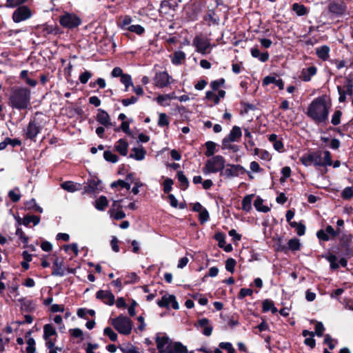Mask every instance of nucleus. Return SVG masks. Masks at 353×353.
<instances>
[{
  "label": "nucleus",
  "instance_id": "f257e3e1",
  "mask_svg": "<svg viewBox=\"0 0 353 353\" xmlns=\"http://www.w3.org/2000/svg\"><path fill=\"white\" fill-rule=\"evenodd\" d=\"M325 99L326 95L314 99L307 108L306 115L317 125H327L329 122L330 105Z\"/></svg>",
  "mask_w": 353,
  "mask_h": 353
},
{
  "label": "nucleus",
  "instance_id": "f03ea898",
  "mask_svg": "<svg viewBox=\"0 0 353 353\" xmlns=\"http://www.w3.org/2000/svg\"><path fill=\"white\" fill-rule=\"evenodd\" d=\"M30 90L26 87H12L8 97V104L12 109L23 110L30 105Z\"/></svg>",
  "mask_w": 353,
  "mask_h": 353
},
{
  "label": "nucleus",
  "instance_id": "7ed1b4c3",
  "mask_svg": "<svg viewBox=\"0 0 353 353\" xmlns=\"http://www.w3.org/2000/svg\"><path fill=\"white\" fill-rule=\"evenodd\" d=\"M225 166V159L221 155H215L208 159L204 167L203 172L205 174L221 173Z\"/></svg>",
  "mask_w": 353,
  "mask_h": 353
},
{
  "label": "nucleus",
  "instance_id": "20e7f679",
  "mask_svg": "<svg viewBox=\"0 0 353 353\" xmlns=\"http://www.w3.org/2000/svg\"><path fill=\"white\" fill-rule=\"evenodd\" d=\"M132 321L128 316L123 314L119 315L117 317L112 319L111 325L120 334L129 335L132 329Z\"/></svg>",
  "mask_w": 353,
  "mask_h": 353
},
{
  "label": "nucleus",
  "instance_id": "39448f33",
  "mask_svg": "<svg viewBox=\"0 0 353 353\" xmlns=\"http://www.w3.org/2000/svg\"><path fill=\"white\" fill-rule=\"evenodd\" d=\"M59 22L63 28L72 30L79 26L82 20L73 12H64L59 16Z\"/></svg>",
  "mask_w": 353,
  "mask_h": 353
},
{
  "label": "nucleus",
  "instance_id": "423d86ee",
  "mask_svg": "<svg viewBox=\"0 0 353 353\" xmlns=\"http://www.w3.org/2000/svg\"><path fill=\"white\" fill-rule=\"evenodd\" d=\"M352 239L353 236L351 234L343 233L340 236L337 250H339L340 248L343 250V256L353 257Z\"/></svg>",
  "mask_w": 353,
  "mask_h": 353
},
{
  "label": "nucleus",
  "instance_id": "0eeeda50",
  "mask_svg": "<svg viewBox=\"0 0 353 353\" xmlns=\"http://www.w3.org/2000/svg\"><path fill=\"white\" fill-rule=\"evenodd\" d=\"M337 90L339 94V101L343 103L346 100V95H353V75H348L345 77L343 86L338 85Z\"/></svg>",
  "mask_w": 353,
  "mask_h": 353
},
{
  "label": "nucleus",
  "instance_id": "6e6552de",
  "mask_svg": "<svg viewBox=\"0 0 353 353\" xmlns=\"http://www.w3.org/2000/svg\"><path fill=\"white\" fill-rule=\"evenodd\" d=\"M245 172H247V170L241 165L228 163L227 168H224L221 173H220V176H223L225 179H230L239 176L240 174H243Z\"/></svg>",
  "mask_w": 353,
  "mask_h": 353
},
{
  "label": "nucleus",
  "instance_id": "1a4fd4ad",
  "mask_svg": "<svg viewBox=\"0 0 353 353\" xmlns=\"http://www.w3.org/2000/svg\"><path fill=\"white\" fill-rule=\"evenodd\" d=\"M16 10L13 12L12 18L14 22L20 23L23 21L27 20L32 17L31 9L23 4L16 7Z\"/></svg>",
  "mask_w": 353,
  "mask_h": 353
},
{
  "label": "nucleus",
  "instance_id": "9d476101",
  "mask_svg": "<svg viewBox=\"0 0 353 353\" xmlns=\"http://www.w3.org/2000/svg\"><path fill=\"white\" fill-rule=\"evenodd\" d=\"M322 153L321 151L312 152L303 154L300 158V161L303 165L307 167L311 165L314 166H321Z\"/></svg>",
  "mask_w": 353,
  "mask_h": 353
},
{
  "label": "nucleus",
  "instance_id": "9b49d317",
  "mask_svg": "<svg viewBox=\"0 0 353 353\" xmlns=\"http://www.w3.org/2000/svg\"><path fill=\"white\" fill-rule=\"evenodd\" d=\"M327 8L332 15L340 17L345 13L347 6L343 0H334L329 3Z\"/></svg>",
  "mask_w": 353,
  "mask_h": 353
},
{
  "label": "nucleus",
  "instance_id": "f8f14e48",
  "mask_svg": "<svg viewBox=\"0 0 353 353\" xmlns=\"http://www.w3.org/2000/svg\"><path fill=\"white\" fill-rule=\"evenodd\" d=\"M42 127L36 119H30L25 131V137L27 139L35 141L38 134L41 132Z\"/></svg>",
  "mask_w": 353,
  "mask_h": 353
},
{
  "label": "nucleus",
  "instance_id": "ddd939ff",
  "mask_svg": "<svg viewBox=\"0 0 353 353\" xmlns=\"http://www.w3.org/2000/svg\"><path fill=\"white\" fill-rule=\"evenodd\" d=\"M201 12V3L198 1L192 2L185 8V16L189 21H196Z\"/></svg>",
  "mask_w": 353,
  "mask_h": 353
},
{
  "label": "nucleus",
  "instance_id": "4468645a",
  "mask_svg": "<svg viewBox=\"0 0 353 353\" xmlns=\"http://www.w3.org/2000/svg\"><path fill=\"white\" fill-rule=\"evenodd\" d=\"M170 304L174 310H179V305L176 301V296L172 294L164 295L161 300L157 301V305L160 307L169 309Z\"/></svg>",
  "mask_w": 353,
  "mask_h": 353
},
{
  "label": "nucleus",
  "instance_id": "2eb2a0df",
  "mask_svg": "<svg viewBox=\"0 0 353 353\" xmlns=\"http://www.w3.org/2000/svg\"><path fill=\"white\" fill-rule=\"evenodd\" d=\"M193 46L196 47V51L202 54H206L208 49L211 46L210 42L208 39H203L199 36H196L192 41Z\"/></svg>",
  "mask_w": 353,
  "mask_h": 353
},
{
  "label": "nucleus",
  "instance_id": "dca6fc26",
  "mask_svg": "<svg viewBox=\"0 0 353 353\" xmlns=\"http://www.w3.org/2000/svg\"><path fill=\"white\" fill-rule=\"evenodd\" d=\"M172 77L166 71L157 72L154 77L155 85L159 88H163L168 86L170 83Z\"/></svg>",
  "mask_w": 353,
  "mask_h": 353
},
{
  "label": "nucleus",
  "instance_id": "f3484780",
  "mask_svg": "<svg viewBox=\"0 0 353 353\" xmlns=\"http://www.w3.org/2000/svg\"><path fill=\"white\" fill-rule=\"evenodd\" d=\"M96 299L103 301L104 304L112 305L115 302L114 295L110 290H100L96 293Z\"/></svg>",
  "mask_w": 353,
  "mask_h": 353
},
{
  "label": "nucleus",
  "instance_id": "a211bd4d",
  "mask_svg": "<svg viewBox=\"0 0 353 353\" xmlns=\"http://www.w3.org/2000/svg\"><path fill=\"white\" fill-rule=\"evenodd\" d=\"M210 321L207 318H202L199 319L195 323L194 326L196 328H202V333L205 336H209L212 334L213 327L210 325Z\"/></svg>",
  "mask_w": 353,
  "mask_h": 353
},
{
  "label": "nucleus",
  "instance_id": "6ab92c4d",
  "mask_svg": "<svg viewBox=\"0 0 353 353\" xmlns=\"http://www.w3.org/2000/svg\"><path fill=\"white\" fill-rule=\"evenodd\" d=\"M97 121L104 127L109 128L112 126V123L110 121V117L108 113L103 110L98 109V113L96 116Z\"/></svg>",
  "mask_w": 353,
  "mask_h": 353
},
{
  "label": "nucleus",
  "instance_id": "aec40b11",
  "mask_svg": "<svg viewBox=\"0 0 353 353\" xmlns=\"http://www.w3.org/2000/svg\"><path fill=\"white\" fill-rule=\"evenodd\" d=\"M167 353H188V350L182 343L172 341L167 345Z\"/></svg>",
  "mask_w": 353,
  "mask_h": 353
},
{
  "label": "nucleus",
  "instance_id": "412c9836",
  "mask_svg": "<svg viewBox=\"0 0 353 353\" xmlns=\"http://www.w3.org/2000/svg\"><path fill=\"white\" fill-rule=\"evenodd\" d=\"M155 341L159 353H167V345L172 342L168 336H160L159 334Z\"/></svg>",
  "mask_w": 353,
  "mask_h": 353
},
{
  "label": "nucleus",
  "instance_id": "4be33fe9",
  "mask_svg": "<svg viewBox=\"0 0 353 353\" xmlns=\"http://www.w3.org/2000/svg\"><path fill=\"white\" fill-rule=\"evenodd\" d=\"M100 183L101 181L97 177L88 179V183L83 187V192L88 194L94 193L99 190L98 186Z\"/></svg>",
  "mask_w": 353,
  "mask_h": 353
},
{
  "label": "nucleus",
  "instance_id": "5701e85b",
  "mask_svg": "<svg viewBox=\"0 0 353 353\" xmlns=\"http://www.w3.org/2000/svg\"><path fill=\"white\" fill-rule=\"evenodd\" d=\"M317 72L316 66H310L307 68H303L301 72L299 78L305 82H308L311 80L312 77Z\"/></svg>",
  "mask_w": 353,
  "mask_h": 353
},
{
  "label": "nucleus",
  "instance_id": "b1692460",
  "mask_svg": "<svg viewBox=\"0 0 353 353\" xmlns=\"http://www.w3.org/2000/svg\"><path fill=\"white\" fill-rule=\"evenodd\" d=\"M63 266V261L62 259L59 260V259L57 257L53 261L52 271L51 274L52 276H63L65 274V271Z\"/></svg>",
  "mask_w": 353,
  "mask_h": 353
},
{
  "label": "nucleus",
  "instance_id": "393cba45",
  "mask_svg": "<svg viewBox=\"0 0 353 353\" xmlns=\"http://www.w3.org/2000/svg\"><path fill=\"white\" fill-rule=\"evenodd\" d=\"M44 37L49 34L60 35L63 33L61 29L57 25H49L44 23Z\"/></svg>",
  "mask_w": 353,
  "mask_h": 353
},
{
  "label": "nucleus",
  "instance_id": "a878e982",
  "mask_svg": "<svg viewBox=\"0 0 353 353\" xmlns=\"http://www.w3.org/2000/svg\"><path fill=\"white\" fill-rule=\"evenodd\" d=\"M263 85H268L270 83L275 84L279 90H283L284 82L281 79H276L275 77L267 76L263 79Z\"/></svg>",
  "mask_w": 353,
  "mask_h": 353
},
{
  "label": "nucleus",
  "instance_id": "bb28decb",
  "mask_svg": "<svg viewBox=\"0 0 353 353\" xmlns=\"http://www.w3.org/2000/svg\"><path fill=\"white\" fill-rule=\"evenodd\" d=\"M250 52L252 56L254 58L259 59L261 62H266L270 57L269 53L268 51H265L264 52H261L258 46H255L254 48H252L250 50Z\"/></svg>",
  "mask_w": 353,
  "mask_h": 353
},
{
  "label": "nucleus",
  "instance_id": "cd10ccee",
  "mask_svg": "<svg viewBox=\"0 0 353 353\" xmlns=\"http://www.w3.org/2000/svg\"><path fill=\"white\" fill-rule=\"evenodd\" d=\"M115 150L121 156H126L128 152V143L123 139H120L114 145Z\"/></svg>",
  "mask_w": 353,
  "mask_h": 353
},
{
  "label": "nucleus",
  "instance_id": "c85d7f7f",
  "mask_svg": "<svg viewBox=\"0 0 353 353\" xmlns=\"http://www.w3.org/2000/svg\"><path fill=\"white\" fill-rule=\"evenodd\" d=\"M242 136V132L239 126L234 125L232 127L229 134L227 136V141L232 142L239 141Z\"/></svg>",
  "mask_w": 353,
  "mask_h": 353
},
{
  "label": "nucleus",
  "instance_id": "c756f323",
  "mask_svg": "<svg viewBox=\"0 0 353 353\" xmlns=\"http://www.w3.org/2000/svg\"><path fill=\"white\" fill-rule=\"evenodd\" d=\"M176 177L179 183V188L183 191L187 190L190 185V183L183 172L181 170L178 171Z\"/></svg>",
  "mask_w": 353,
  "mask_h": 353
},
{
  "label": "nucleus",
  "instance_id": "7c9ffc66",
  "mask_svg": "<svg viewBox=\"0 0 353 353\" xmlns=\"http://www.w3.org/2000/svg\"><path fill=\"white\" fill-rule=\"evenodd\" d=\"M81 184L74 183L71 181H67L61 184V188L70 192H74L81 189Z\"/></svg>",
  "mask_w": 353,
  "mask_h": 353
},
{
  "label": "nucleus",
  "instance_id": "2f4dec72",
  "mask_svg": "<svg viewBox=\"0 0 353 353\" xmlns=\"http://www.w3.org/2000/svg\"><path fill=\"white\" fill-rule=\"evenodd\" d=\"M21 143V141L19 139H11L10 137H6L4 141L0 143V150H3L8 145H11L12 148H14L16 146H20Z\"/></svg>",
  "mask_w": 353,
  "mask_h": 353
},
{
  "label": "nucleus",
  "instance_id": "473e14b6",
  "mask_svg": "<svg viewBox=\"0 0 353 353\" xmlns=\"http://www.w3.org/2000/svg\"><path fill=\"white\" fill-rule=\"evenodd\" d=\"M330 50L329 46L324 45L316 49V54L319 59L326 61L329 58Z\"/></svg>",
  "mask_w": 353,
  "mask_h": 353
},
{
  "label": "nucleus",
  "instance_id": "72a5a7b5",
  "mask_svg": "<svg viewBox=\"0 0 353 353\" xmlns=\"http://www.w3.org/2000/svg\"><path fill=\"white\" fill-rule=\"evenodd\" d=\"M53 336H57V332L55 328L50 323L46 324L43 326V339L47 340L48 339H51Z\"/></svg>",
  "mask_w": 353,
  "mask_h": 353
},
{
  "label": "nucleus",
  "instance_id": "f704fd0d",
  "mask_svg": "<svg viewBox=\"0 0 353 353\" xmlns=\"http://www.w3.org/2000/svg\"><path fill=\"white\" fill-rule=\"evenodd\" d=\"M292 10L299 17L307 15L309 13V9L306 6L298 3L292 4Z\"/></svg>",
  "mask_w": 353,
  "mask_h": 353
},
{
  "label": "nucleus",
  "instance_id": "c9c22d12",
  "mask_svg": "<svg viewBox=\"0 0 353 353\" xmlns=\"http://www.w3.org/2000/svg\"><path fill=\"white\" fill-rule=\"evenodd\" d=\"M41 217L37 215L26 214L23 218V225L26 227H29L30 223L34 225H37L40 223Z\"/></svg>",
  "mask_w": 353,
  "mask_h": 353
},
{
  "label": "nucleus",
  "instance_id": "e433bc0d",
  "mask_svg": "<svg viewBox=\"0 0 353 353\" xmlns=\"http://www.w3.org/2000/svg\"><path fill=\"white\" fill-rule=\"evenodd\" d=\"M301 245L300 241L297 238H292L290 239L287 244L288 252L289 251L296 252L301 250Z\"/></svg>",
  "mask_w": 353,
  "mask_h": 353
},
{
  "label": "nucleus",
  "instance_id": "4c0bfd02",
  "mask_svg": "<svg viewBox=\"0 0 353 353\" xmlns=\"http://www.w3.org/2000/svg\"><path fill=\"white\" fill-rule=\"evenodd\" d=\"M132 151L134 152V154H130L129 157L134 159L137 161L143 160L146 154V150L143 147L141 148H132Z\"/></svg>",
  "mask_w": 353,
  "mask_h": 353
},
{
  "label": "nucleus",
  "instance_id": "58836bf2",
  "mask_svg": "<svg viewBox=\"0 0 353 353\" xmlns=\"http://www.w3.org/2000/svg\"><path fill=\"white\" fill-rule=\"evenodd\" d=\"M244 134H245V148L248 150H251L254 145H255V143L253 141V139H252V135L250 132V131L249 130V129L248 128H245L244 129Z\"/></svg>",
  "mask_w": 353,
  "mask_h": 353
},
{
  "label": "nucleus",
  "instance_id": "ea45409f",
  "mask_svg": "<svg viewBox=\"0 0 353 353\" xmlns=\"http://www.w3.org/2000/svg\"><path fill=\"white\" fill-rule=\"evenodd\" d=\"M254 196V194H248L244 196L242 200V210L246 212H249L252 210V201Z\"/></svg>",
  "mask_w": 353,
  "mask_h": 353
},
{
  "label": "nucleus",
  "instance_id": "a19ab883",
  "mask_svg": "<svg viewBox=\"0 0 353 353\" xmlns=\"http://www.w3.org/2000/svg\"><path fill=\"white\" fill-rule=\"evenodd\" d=\"M26 208L28 210H34V212L42 213L43 209L39 205H37L34 199H31L29 201L25 202Z\"/></svg>",
  "mask_w": 353,
  "mask_h": 353
},
{
  "label": "nucleus",
  "instance_id": "79ce46f5",
  "mask_svg": "<svg viewBox=\"0 0 353 353\" xmlns=\"http://www.w3.org/2000/svg\"><path fill=\"white\" fill-rule=\"evenodd\" d=\"M120 82L124 85L125 92H128L129 90V88L131 86H133V81L132 79L130 74L124 73L121 77H120Z\"/></svg>",
  "mask_w": 353,
  "mask_h": 353
},
{
  "label": "nucleus",
  "instance_id": "37998d69",
  "mask_svg": "<svg viewBox=\"0 0 353 353\" xmlns=\"http://www.w3.org/2000/svg\"><path fill=\"white\" fill-rule=\"evenodd\" d=\"M263 200L261 197L258 196L255 201H254V206L256 210L259 212H268L270 210V208L268 206L263 205Z\"/></svg>",
  "mask_w": 353,
  "mask_h": 353
},
{
  "label": "nucleus",
  "instance_id": "c03bdc74",
  "mask_svg": "<svg viewBox=\"0 0 353 353\" xmlns=\"http://www.w3.org/2000/svg\"><path fill=\"white\" fill-rule=\"evenodd\" d=\"M326 260L330 263V267L331 270H336L339 268V264L336 262L337 256L334 254L329 253L325 256Z\"/></svg>",
  "mask_w": 353,
  "mask_h": 353
},
{
  "label": "nucleus",
  "instance_id": "a18cd8bd",
  "mask_svg": "<svg viewBox=\"0 0 353 353\" xmlns=\"http://www.w3.org/2000/svg\"><path fill=\"white\" fill-rule=\"evenodd\" d=\"M205 146L207 149L205 155L208 157H212L216 152V144L212 141H208L205 143Z\"/></svg>",
  "mask_w": 353,
  "mask_h": 353
},
{
  "label": "nucleus",
  "instance_id": "49530a36",
  "mask_svg": "<svg viewBox=\"0 0 353 353\" xmlns=\"http://www.w3.org/2000/svg\"><path fill=\"white\" fill-rule=\"evenodd\" d=\"M108 201L105 196H101L95 201V208L100 211H103L108 206Z\"/></svg>",
  "mask_w": 353,
  "mask_h": 353
},
{
  "label": "nucleus",
  "instance_id": "de8ad7c7",
  "mask_svg": "<svg viewBox=\"0 0 353 353\" xmlns=\"http://www.w3.org/2000/svg\"><path fill=\"white\" fill-rule=\"evenodd\" d=\"M122 205H118L117 210L114 212V210H110L109 212L110 213V216L113 217L115 220H121L125 217V212L121 210Z\"/></svg>",
  "mask_w": 353,
  "mask_h": 353
},
{
  "label": "nucleus",
  "instance_id": "09e8293b",
  "mask_svg": "<svg viewBox=\"0 0 353 353\" xmlns=\"http://www.w3.org/2000/svg\"><path fill=\"white\" fill-rule=\"evenodd\" d=\"M185 59V54L183 51H176L173 54L172 63L174 65H179Z\"/></svg>",
  "mask_w": 353,
  "mask_h": 353
},
{
  "label": "nucleus",
  "instance_id": "8fccbe9b",
  "mask_svg": "<svg viewBox=\"0 0 353 353\" xmlns=\"http://www.w3.org/2000/svg\"><path fill=\"white\" fill-rule=\"evenodd\" d=\"M290 226L296 229V234L299 236H303L305 234L306 228L301 222L297 223L296 221H293V223H290Z\"/></svg>",
  "mask_w": 353,
  "mask_h": 353
},
{
  "label": "nucleus",
  "instance_id": "3c124183",
  "mask_svg": "<svg viewBox=\"0 0 353 353\" xmlns=\"http://www.w3.org/2000/svg\"><path fill=\"white\" fill-rule=\"evenodd\" d=\"M103 158H104V159L106 161L110 162V163H117L118 161V160H119V157L117 154H113L110 150L104 151V152H103Z\"/></svg>",
  "mask_w": 353,
  "mask_h": 353
},
{
  "label": "nucleus",
  "instance_id": "603ef678",
  "mask_svg": "<svg viewBox=\"0 0 353 353\" xmlns=\"http://www.w3.org/2000/svg\"><path fill=\"white\" fill-rule=\"evenodd\" d=\"M15 234L19 236V239L24 244L23 248H26L29 241V238L26 235L23 230L20 227H17Z\"/></svg>",
  "mask_w": 353,
  "mask_h": 353
},
{
  "label": "nucleus",
  "instance_id": "864d4df0",
  "mask_svg": "<svg viewBox=\"0 0 353 353\" xmlns=\"http://www.w3.org/2000/svg\"><path fill=\"white\" fill-rule=\"evenodd\" d=\"M126 30L131 32H134L141 36L145 32V28L141 25H131L126 28Z\"/></svg>",
  "mask_w": 353,
  "mask_h": 353
},
{
  "label": "nucleus",
  "instance_id": "5fc2aeb1",
  "mask_svg": "<svg viewBox=\"0 0 353 353\" xmlns=\"http://www.w3.org/2000/svg\"><path fill=\"white\" fill-rule=\"evenodd\" d=\"M214 239L218 241V246L220 248H223L225 244V234L222 232H217L214 235Z\"/></svg>",
  "mask_w": 353,
  "mask_h": 353
},
{
  "label": "nucleus",
  "instance_id": "6e6d98bb",
  "mask_svg": "<svg viewBox=\"0 0 353 353\" xmlns=\"http://www.w3.org/2000/svg\"><path fill=\"white\" fill-rule=\"evenodd\" d=\"M117 186H120L122 188H125L128 190H129L131 187L130 183L129 182H127V181H125L122 179H119L116 181H114L110 185V187L112 188H117Z\"/></svg>",
  "mask_w": 353,
  "mask_h": 353
},
{
  "label": "nucleus",
  "instance_id": "4d7b16f0",
  "mask_svg": "<svg viewBox=\"0 0 353 353\" xmlns=\"http://www.w3.org/2000/svg\"><path fill=\"white\" fill-rule=\"evenodd\" d=\"M30 0H6V6L7 8H14L18 6L26 4Z\"/></svg>",
  "mask_w": 353,
  "mask_h": 353
},
{
  "label": "nucleus",
  "instance_id": "13d9d810",
  "mask_svg": "<svg viewBox=\"0 0 353 353\" xmlns=\"http://www.w3.org/2000/svg\"><path fill=\"white\" fill-rule=\"evenodd\" d=\"M174 184V181L170 178H166L163 183V190L164 193L170 194V192L172 190V185Z\"/></svg>",
  "mask_w": 353,
  "mask_h": 353
},
{
  "label": "nucleus",
  "instance_id": "bf43d9fd",
  "mask_svg": "<svg viewBox=\"0 0 353 353\" xmlns=\"http://www.w3.org/2000/svg\"><path fill=\"white\" fill-rule=\"evenodd\" d=\"M324 154V158L323 161L321 160V166H331L333 164V161L332 160V154L330 151L325 150L323 152Z\"/></svg>",
  "mask_w": 353,
  "mask_h": 353
},
{
  "label": "nucleus",
  "instance_id": "052dcab7",
  "mask_svg": "<svg viewBox=\"0 0 353 353\" xmlns=\"http://www.w3.org/2000/svg\"><path fill=\"white\" fill-rule=\"evenodd\" d=\"M103 334L105 336L109 337L111 341L115 342L117 340L118 336L116 332H114L112 329L110 327H106L103 330Z\"/></svg>",
  "mask_w": 353,
  "mask_h": 353
},
{
  "label": "nucleus",
  "instance_id": "680f3d73",
  "mask_svg": "<svg viewBox=\"0 0 353 353\" xmlns=\"http://www.w3.org/2000/svg\"><path fill=\"white\" fill-rule=\"evenodd\" d=\"M343 112L341 110H335L331 119V123L333 125L336 126L341 123V118Z\"/></svg>",
  "mask_w": 353,
  "mask_h": 353
},
{
  "label": "nucleus",
  "instance_id": "e2e57ef3",
  "mask_svg": "<svg viewBox=\"0 0 353 353\" xmlns=\"http://www.w3.org/2000/svg\"><path fill=\"white\" fill-rule=\"evenodd\" d=\"M27 347H26V352L27 353H34L36 351V343L33 338L29 337V339H27Z\"/></svg>",
  "mask_w": 353,
  "mask_h": 353
},
{
  "label": "nucleus",
  "instance_id": "0e129e2a",
  "mask_svg": "<svg viewBox=\"0 0 353 353\" xmlns=\"http://www.w3.org/2000/svg\"><path fill=\"white\" fill-rule=\"evenodd\" d=\"M341 197L344 200H350L353 197V188L346 187L341 192Z\"/></svg>",
  "mask_w": 353,
  "mask_h": 353
},
{
  "label": "nucleus",
  "instance_id": "69168bd1",
  "mask_svg": "<svg viewBox=\"0 0 353 353\" xmlns=\"http://www.w3.org/2000/svg\"><path fill=\"white\" fill-rule=\"evenodd\" d=\"M92 75L93 74L90 71L85 70L79 75V79L82 84H85Z\"/></svg>",
  "mask_w": 353,
  "mask_h": 353
},
{
  "label": "nucleus",
  "instance_id": "338daca9",
  "mask_svg": "<svg viewBox=\"0 0 353 353\" xmlns=\"http://www.w3.org/2000/svg\"><path fill=\"white\" fill-rule=\"evenodd\" d=\"M236 264L235 259L232 258H228L225 261V269L227 271L234 273V268Z\"/></svg>",
  "mask_w": 353,
  "mask_h": 353
},
{
  "label": "nucleus",
  "instance_id": "774afa93",
  "mask_svg": "<svg viewBox=\"0 0 353 353\" xmlns=\"http://www.w3.org/2000/svg\"><path fill=\"white\" fill-rule=\"evenodd\" d=\"M119 348L123 353H139L131 343L128 344L126 347L119 346Z\"/></svg>",
  "mask_w": 353,
  "mask_h": 353
}]
</instances>
